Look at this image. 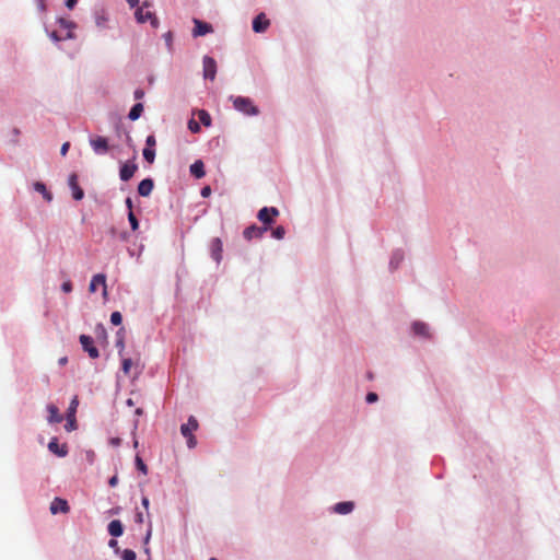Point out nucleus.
Masks as SVG:
<instances>
[{"label":"nucleus","mask_w":560,"mask_h":560,"mask_svg":"<svg viewBox=\"0 0 560 560\" xmlns=\"http://www.w3.org/2000/svg\"><path fill=\"white\" fill-rule=\"evenodd\" d=\"M135 16L139 23L150 22L152 27H158L159 21L150 9V2H142L141 7L135 10Z\"/></svg>","instance_id":"1"},{"label":"nucleus","mask_w":560,"mask_h":560,"mask_svg":"<svg viewBox=\"0 0 560 560\" xmlns=\"http://www.w3.org/2000/svg\"><path fill=\"white\" fill-rule=\"evenodd\" d=\"M198 427H199L198 421L194 416H190L188 418L187 423L182 424V427H180V433L183 434L184 438H186L187 446L189 448H194L197 444V441L192 433H194V431H196L198 429Z\"/></svg>","instance_id":"2"},{"label":"nucleus","mask_w":560,"mask_h":560,"mask_svg":"<svg viewBox=\"0 0 560 560\" xmlns=\"http://www.w3.org/2000/svg\"><path fill=\"white\" fill-rule=\"evenodd\" d=\"M235 109L244 113L245 115L256 116L259 109L253 104L252 100L244 96H236L233 98Z\"/></svg>","instance_id":"3"},{"label":"nucleus","mask_w":560,"mask_h":560,"mask_svg":"<svg viewBox=\"0 0 560 560\" xmlns=\"http://www.w3.org/2000/svg\"><path fill=\"white\" fill-rule=\"evenodd\" d=\"M279 215V210L275 207H264L258 211L257 218L269 229L275 218Z\"/></svg>","instance_id":"4"},{"label":"nucleus","mask_w":560,"mask_h":560,"mask_svg":"<svg viewBox=\"0 0 560 560\" xmlns=\"http://www.w3.org/2000/svg\"><path fill=\"white\" fill-rule=\"evenodd\" d=\"M203 65V77L211 81L214 80L217 74V62L212 57L205 56L202 60Z\"/></svg>","instance_id":"5"},{"label":"nucleus","mask_w":560,"mask_h":560,"mask_svg":"<svg viewBox=\"0 0 560 560\" xmlns=\"http://www.w3.org/2000/svg\"><path fill=\"white\" fill-rule=\"evenodd\" d=\"M80 343L84 351H86L92 359H96L100 357L97 348L94 346V341L90 336L81 335Z\"/></svg>","instance_id":"6"},{"label":"nucleus","mask_w":560,"mask_h":560,"mask_svg":"<svg viewBox=\"0 0 560 560\" xmlns=\"http://www.w3.org/2000/svg\"><path fill=\"white\" fill-rule=\"evenodd\" d=\"M268 231L267 226H257L255 224L246 228L243 232V236L247 241H252L253 238H260Z\"/></svg>","instance_id":"7"},{"label":"nucleus","mask_w":560,"mask_h":560,"mask_svg":"<svg viewBox=\"0 0 560 560\" xmlns=\"http://www.w3.org/2000/svg\"><path fill=\"white\" fill-rule=\"evenodd\" d=\"M78 405H79V400L77 397H74L70 402L68 413H67L68 423L66 425V429L68 431L75 429V412H77Z\"/></svg>","instance_id":"8"},{"label":"nucleus","mask_w":560,"mask_h":560,"mask_svg":"<svg viewBox=\"0 0 560 560\" xmlns=\"http://www.w3.org/2000/svg\"><path fill=\"white\" fill-rule=\"evenodd\" d=\"M98 285L103 287V295L106 296L107 295V285H106V276L104 273H97V275L93 276V278L90 282V285H89V291L92 293L95 292L97 290Z\"/></svg>","instance_id":"9"},{"label":"nucleus","mask_w":560,"mask_h":560,"mask_svg":"<svg viewBox=\"0 0 560 560\" xmlns=\"http://www.w3.org/2000/svg\"><path fill=\"white\" fill-rule=\"evenodd\" d=\"M50 513L51 514H57V513H68L70 511V506L67 502V500L65 499H61V498H55L52 500V502L50 503Z\"/></svg>","instance_id":"10"},{"label":"nucleus","mask_w":560,"mask_h":560,"mask_svg":"<svg viewBox=\"0 0 560 560\" xmlns=\"http://www.w3.org/2000/svg\"><path fill=\"white\" fill-rule=\"evenodd\" d=\"M90 144L93 148L94 152L97 154H104L109 149L107 139L100 136L96 138H92L90 140Z\"/></svg>","instance_id":"11"},{"label":"nucleus","mask_w":560,"mask_h":560,"mask_svg":"<svg viewBox=\"0 0 560 560\" xmlns=\"http://www.w3.org/2000/svg\"><path fill=\"white\" fill-rule=\"evenodd\" d=\"M211 257L219 264L222 259L223 244L219 237L211 241L210 244Z\"/></svg>","instance_id":"12"},{"label":"nucleus","mask_w":560,"mask_h":560,"mask_svg":"<svg viewBox=\"0 0 560 560\" xmlns=\"http://www.w3.org/2000/svg\"><path fill=\"white\" fill-rule=\"evenodd\" d=\"M48 450L59 457H65L68 454V447L66 444H59L57 438H52L48 443Z\"/></svg>","instance_id":"13"},{"label":"nucleus","mask_w":560,"mask_h":560,"mask_svg":"<svg viewBox=\"0 0 560 560\" xmlns=\"http://www.w3.org/2000/svg\"><path fill=\"white\" fill-rule=\"evenodd\" d=\"M269 24L270 22L266 18V15L264 13H260L253 21V30L256 33H262L268 28Z\"/></svg>","instance_id":"14"},{"label":"nucleus","mask_w":560,"mask_h":560,"mask_svg":"<svg viewBox=\"0 0 560 560\" xmlns=\"http://www.w3.org/2000/svg\"><path fill=\"white\" fill-rule=\"evenodd\" d=\"M69 186L72 190V196L75 200H81L84 197L82 188L78 184L77 174H71L69 177Z\"/></svg>","instance_id":"15"},{"label":"nucleus","mask_w":560,"mask_h":560,"mask_svg":"<svg viewBox=\"0 0 560 560\" xmlns=\"http://www.w3.org/2000/svg\"><path fill=\"white\" fill-rule=\"evenodd\" d=\"M195 27L192 31L194 36H203L212 32V26L206 22L194 20Z\"/></svg>","instance_id":"16"},{"label":"nucleus","mask_w":560,"mask_h":560,"mask_svg":"<svg viewBox=\"0 0 560 560\" xmlns=\"http://www.w3.org/2000/svg\"><path fill=\"white\" fill-rule=\"evenodd\" d=\"M153 187V180L151 178H144L138 185V192L142 197H148L152 192Z\"/></svg>","instance_id":"17"},{"label":"nucleus","mask_w":560,"mask_h":560,"mask_svg":"<svg viewBox=\"0 0 560 560\" xmlns=\"http://www.w3.org/2000/svg\"><path fill=\"white\" fill-rule=\"evenodd\" d=\"M137 168L138 167L136 164L125 163L120 167V172H119L120 179L125 180V182L129 180L135 175Z\"/></svg>","instance_id":"18"},{"label":"nucleus","mask_w":560,"mask_h":560,"mask_svg":"<svg viewBox=\"0 0 560 560\" xmlns=\"http://www.w3.org/2000/svg\"><path fill=\"white\" fill-rule=\"evenodd\" d=\"M47 411L49 413L48 421L50 423H60L62 421V416L59 412L57 406L50 404L47 406Z\"/></svg>","instance_id":"19"},{"label":"nucleus","mask_w":560,"mask_h":560,"mask_svg":"<svg viewBox=\"0 0 560 560\" xmlns=\"http://www.w3.org/2000/svg\"><path fill=\"white\" fill-rule=\"evenodd\" d=\"M190 173L191 175H194L196 178H202L205 175H206V172H205V164L201 160H197L195 161L191 165H190Z\"/></svg>","instance_id":"20"},{"label":"nucleus","mask_w":560,"mask_h":560,"mask_svg":"<svg viewBox=\"0 0 560 560\" xmlns=\"http://www.w3.org/2000/svg\"><path fill=\"white\" fill-rule=\"evenodd\" d=\"M108 533L113 537H119L124 533L122 524L119 520H114L108 524Z\"/></svg>","instance_id":"21"},{"label":"nucleus","mask_w":560,"mask_h":560,"mask_svg":"<svg viewBox=\"0 0 560 560\" xmlns=\"http://www.w3.org/2000/svg\"><path fill=\"white\" fill-rule=\"evenodd\" d=\"M354 508L353 502L347 501V502H339L334 506V511L338 514H348L350 513Z\"/></svg>","instance_id":"22"},{"label":"nucleus","mask_w":560,"mask_h":560,"mask_svg":"<svg viewBox=\"0 0 560 560\" xmlns=\"http://www.w3.org/2000/svg\"><path fill=\"white\" fill-rule=\"evenodd\" d=\"M33 186H34V189H35L37 192H39V194H42V195H43V198H44L46 201L50 202V201L52 200V194H51L49 190H47V188H46V186H45V184H44V183H42V182H36V183H34V185H33Z\"/></svg>","instance_id":"23"},{"label":"nucleus","mask_w":560,"mask_h":560,"mask_svg":"<svg viewBox=\"0 0 560 560\" xmlns=\"http://www.w3.org/2000/svg\"><path fill=\"white\" fill-rule=\"evenodd\" d=\"M412 330L416 335L422 336V337H429V327L425 323L422 322H416L412 325Z\"/></svg>","instance_id":"24"},{"label":"nucleus","mask_w":560,"mask_h":560,"mask_svg":"<svg viewBox=\"0 0 560 560\" xmlns=\"http://www.w3.org/2000/svg\"><path fill=\"white\" fill-rule=\"evenodd\" d=\"M142 112L143 105L141 103H137L131 107L128 117L130 120H137L141 116Z\"/></svg>","instance_id":"25"},{"label":"nucleus","mask_w":560,"mask_h":560,"mask_svg":"<svg viewBox=\"0 0 560 560\" xmlns=\"http://www.w3.org/2000/svg\"><path fill=\"white\" fill-rule=\"evenodd\" d=\"M198 117L203 126L209 127L211 125V117L207 110L200 109L198 112Z\"/></svg>","instance_id":"26"},{"label":"nucleus","mask_w":560,"mask_h":560,"mask_svg":"<svg viewBox=\"0 0 560 560\" xmlns=\"http://www.w3.org/2000/svg\"><path fill=\"white\" fill-rule=\"evenodd\" d=\"M143 158L144 160L152 164L154 162V159H155V151L154 149H151V148H144L143 149Z\"/></svg>","instance_id":"27"},{"label":"nucleus","mask_w":560,"mask_h":560,"mask_svg":"<svg viewBox=\"0 0 560 560\" xmlns=\"http://www.w3.org/2000/svg\"><path fill=\"white\" fill-rule=\"evenodd\" d=\"M128 220H129L131 230L137 231L139 228V221H138L137 217L135 215L133 211L128 212Z\"/></svg>","instance_id":"28"},{"label":"nucleus","mask_w":560,"mask_h":560,"mask_svg":"<svg viewBox=\"0 0 560 560\" xmlns=\"http://www.w3.org/2000/svg\"><path fill=\"white\" fill-rule=\"evenodd\" d=\"M136 466L142 474H148V467L140 456H136Z\"/></svg>","instance_id":"29"},{"label":"nucleus","mask_w":560,"mask_h":560,"mask_svg":"<svg viewBox=\"0 0 560 560\" xmlns=\"http://www.w3.org/2000/svg\"><path fill=\"white\" fill-rule=\"evenodd\" d=\"M284 234H285V230L281 225H279L272 230V236L277 240L283 238Z\"/></svg>","instance_id":"30"},{"label":"nucleus","mask_w":560,"mask_h":560,"mask_svg":"<svg viewBox=\"0 0 560 560\" xmlns=\"http://www.w3.org/2000/svg\"><path fill=\"white\" fill-rule=\"evenodd\" d=\"M110 322L113 325L118 326L122 322V316L119 312H113L110 315Z\"/></svg>","instance_id":"31"},{"label":"nucleus","mask_w":560,"mask_h":560,"mask_svg":"<svg viewBox=\"0 0 560 560\" xmlns=\"http://www.w3.org/2000/svg\"><path fill=\"white\" fill-rule=\"evenodd\" d=\"M188 129L194 133H198L200 131V125L196 120L190 119L188 121Z\"/></svg>","instance_id":"32"},{"label":"nucleus","mask_w":560,"mask_h":560,"mask_svg":"<svg viewBox=\"0 0 560 560\" xmlns=\"http://www.w3.org/2000/svg\"><path fill=\"white\" fill-rule=\"evenodd\" d=\"M131 366H132L131 359H124L122 360V371H124V373L126 375H128L130 373Z\"/></svg>","instance_id":"33"},{"label":"nucleus","mask_w":560,"mask_h":560,"mask_svg":"<svg viewBox=\"0 0 560 560\" xmlns=\"http://www.w3.org/2000/svg\"><path fill=\"white\" fill-rule=\"evenodd\" d=\"M122 560H136V552L131 549H125L122 552Z\"/></svg>","instance_id":"34"},{"label":"nucleus","mask_w":560,"mask_h":560,"mask_svg":"<svg viewBox=\"0 0 560 560\" xmlns=\"http://www.w3.org/2000/svg\"><path fill=\"white\" fill-rule=\"evenodd\" d=\"M402 259V255L399 254V253H395L392 257V260H390V266L393 268H397L399 261Z\"/></svg>","instance_id":"35"},{"label":"nucleus","mask_w":560,"mask_h":560,"mask_svg":"<svg viewBox=\"0 0 560 560\" xmlns=\"http://www.w3.org/2000/svg\"><path fill=\"white\" fill-rule=\"evenodd\" d=\"M155 143H156V140H155V137L153 135H150V136L147 137V139H145L147 147L145 148L153 149Z\"/></svg>","instance_id":"36"},{"label":"nucleus","mask_w":560,"mask_h":560,"mask_svg":"<svg viewBox=\"0 0 560 560\" xmlns=\"http://www.w3.org/2000/svg\"><path fill=\"white\" fill-rule=\"evenodd\" d=\"M377 399H378V397H377V394H376V393L371 392V393H369V394L366 395V401H368L369 404L375 402V401H377Z\"/></svg>","instance_id":"37"},{"label":"nucleus","mask_w":560,"mask_h":560,"mask_svg":"<svg viewBox=\"0 0 560 560\" xmlns=\"http://www.w3.org/2000/svg\"><path fill=\"white\" fill-rule=\"evenodd\" d=\"M61 289L63 292L69 293L72 291V283L70 281H66L62 283Z\"/></svg>","instance_id":"38"},{"label":"nucleus","mask_w":560,"mask_h":560,"mask_svg":"<svg viewBox=\"0 0 560 560\" xmlns=\"http://www.w3.org/2000/svg\"><path fill=\"white\" fill-rule=\"evenodd\" d=\"M69 148H70V143H69V142H65V143L61 145V149H60V153H61V155H63V156H65V155L67 154V152H68Z\"/></svg>","instance_id":"39"},{"label":"nucleus","mask_w":560,"mask_h":560,"mask_svg":"<svg viewBox=\"0 0 560 560\" xmlns=\"http://www.w3.org/2000/svg\"><path fill=\"white\" fill-rule=\"evenodd\" d=\"M211 194V188L209 186H206L201 189V196L208 197Z\"/></svg>","instance_id":"40"},{"label":"nucleus","mask_w":560,"mask_h":560,"mask_svg":"<svg viewBox=\"0 0 560 560\" xmlns=\"http://www.w3.org/2000/svg\"><path fill=\"white\" fill-rule=\"evenodd\" d=\"M143 95H144V92L142 90L138 89V90L135 91V98L136 100L142 98Z\"/></svg>","instance_id":"41"},{"label":"nucleus","mask_w":560,"mask_h":560,"mask_svg":"<svg viewBox=\"0 0 560 560\" xmlns=\"http://www.w3.org/2000/svg\"><path fill=\"white\" fill-rule=\"evenodd\" d=\"M117 483H118V477H117V476H113V477L108 480V485H109L110 487H115Z\"/></svg>","instance_id":"42"},{"label":"nucleus","mask_w":560,"mask_h":560,"mask_svg":"<svg viewBox=\"0 0 560 560\" xmlns=\"http://www.w3.org/2000/svg\"><path fill=\"white\" fill-rule=\"evenodd\" d=\"M120 443H121V440L119 438L110 439V444L114 446H118V445H120Z\"/></svg>","instance_id":"43"},{"label":"nucleus","mask_w":560,"mask_h":560,"mask_svg":"<svg viewBox=\"0 0 560 560\" xmlns=\"http://www.w3.org/2000/svg\"><path fill=\"white\" fill-rule=\"evenodd\" d=\"M136 522L139 523V524L143 523V514L141 512H138L136 514Z\"/></svg>","instance_id":"44"},{"label":"nucleus","mask_w":560,"mask_h":560,"mask_svg":"<svg viewBox=\"0 0 560 560\" xmlns=\"http://www.w3.org/2000/svg\"><path fill=\"white\" fill-rule=\"evenodd\" d=\"M141 502H142L143 508L145 510H148L149 509V504H150L148 497H143Z\"/></svg>","instance_id":"45"},{"label":"nucleus","mask_w":560,"mask_h":560,"mask_svg":"<svg viewBox=\"0 0 560 560\" xmlns=\"http://www.w3.org/2000/svg\"><path fill=\"white\" fill-rule=\"evenodd\" d=\"M126 206L129 209V211H132V200L131 198L126 199Z\"/></svg>","instance_id":"46"},{"label":"nucleus","mask_w":560,"mask_h":560,"mask_svg":"<svg viewBox=\"0 0 560 560\" xmlns=\"http://www.w3.org/2000/svg\"><path fill=\"white\" fill-rule=\"evenodd\" d=\"M151 534H152V526L150 525L148 532H147V535H145V544L149 541L150 537H151Z\"/></svg>","instance_id":"47"},{"label":"nucleus","mask_w":560,"mask_h":560,"mask_svg":"<svg viewBox=\"0 0 560 560\" xmlns=\"http://www.w3.org/2000/svg\"><path fill=\"white\" fill-rule=\"evenodd\" d=\"M67 361H68L67 357L60 358L59 359V364L60 365H65L67 363Z\"/></svg>","instance_id":"48"},{"label":"nucleus","mask_w":560,"mask_h":560,"mask_svg":"<svg viewBox=\"0 0 560 560\" xmlns=\"http://www.w3.org/2000/svg\"><path fill=\"white\" fill-rule=\"evenodd\" d=\"M68 9L72 10L74 8V5L77 4V2H66Z\"/></svg>","instance_id":"49"},{"label":"nucleus","mask_w":560,"mask_h":560,"mask_svg":"<svg viewBox=\"0 0 560 560\" xmlns=\"http://www.w3.org/2000/svg\"><path fill=\"white\" fill-rule=\"evenodd\" d=\"M117 347L120 348V350L124 349V341L121 339L117 340Z\"/></svg>","instance_id":"50"},{"label":"nucleus","mask_w":560,"mask_h":560,"mask_svg":"<svg viewBox=\"0 0 560 560\" xmlns=\"http://www.w3.org/2000/svg\"><path fill=\"white\" fill-rule=\"evenodd\" d=\"M116 544H117V541H116V540H114V539H112V540L109 541V546H110V547L116 546Z\"/></svg>","instance_id":"51"},{"label":"nucleus","mask_w":560,"mask_h":560,"mask_svg":"<svg viewBox=\"0 0 560 560\" xmlns=\"http://www.w3.org/2000/svg\"><path fill=\"white\" fill-rule=\"evenodd\" d=\"M139 2H130L131 4V8H136V4H138Z\"/></svg>","instance_id":"52"},{"label":"nucleus","mask_w":560,"mask_h":560,"mask_svg":"<svg viewBox=\"0 0 560 560\" xmlns=\"http://www.w3.org/2000/svg\"><path fill=\"white\" fill-rule=\"evenodd\" d=\"M137 413H138V415H141V413H142V410H141V409H137Z\"/></svg>","instance_id":"53"},{"label":"nucleus","mask_w":560,"mask_h":560,"mask_svg":"<svg viewBox=\"0 0 560 560\" xmlns=\"http://www.w3.org/2000/svg\"><path fill=\"white\" fill-rule=\"evenodd\" d=\"M209 560H217L215 558H210Z\"/></svg>","instance_id":"54"}]
</instances>
